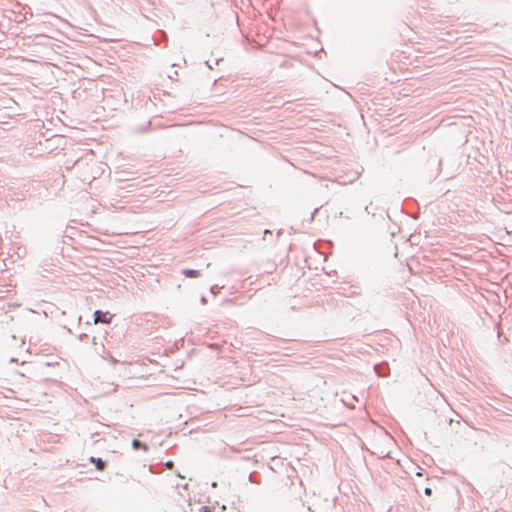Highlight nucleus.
Returning <instances> with one entry per match:
<instances>
[{"label": "nucleus", "instance_id": "6", "mask_svg": "<svg viewBox=\"0 0 512 512\" xmlns=\"http://www.w3.org/2000/svg\"><path fill=\"white\" fill-rule=\"evenodd\" d=\"M166 466H167L168 468H171V467L173 466L172 461L167 462V463H166Z\"/></svg>", "mask_w": 512, "mask_h": 512}, {"label": "nucleus", "instance_id": "2", "mask_svg": "<svg viewBox=\"0 0 512 512\" xmlns=\"http://www.w3.org/2000/svg\"><path fill=\"white\" fill-rule=\"evenodd\" d=\"M183 274L186 276V277H190V278H197L200 276V272L198 270H192V269H186L183 271Z\"/></svg>", "mask_w": 512, "mask_h": 512}, {"label": "nucleus", "instance_id": "3", "mask_svg": "<svg viewBox=\"0 0 512 512\" xmlns=\"http://www.w3.org/2000/svg\"><path fill=\"white\" fill-rule=\"evenodd\" d=\"M91 462L95 463V466L98 470H103L105 468V462L102 461L100 458L96 459L94 457H91Z\"/></svg>", "mask_w": 512, "mask_h": 512}, {"label": "nucleus", "instance_id": "4", "mask_svg": "<svg viewBox=\"0 0 512 512\" xmlns=\"http://www.w3.org/2000/svg\"><path fill=\"white\" fill-rule=\"evenodd\" d=\"M132 445L135 449H137L141 446V443L139 440H133Z\"/></svg>", "mask_w": 512, "mask_h": 512}, {"label": "nucleus", "instance_id": "1", "mask_svg": "<svg viewBox=\"0 0 512 512\" xmlns=\"http://www.w3.org/2000/svg\"><path fill=\"white\" fill-rule=\"evenodd\" d=\"M112 316L109 315L108 312H102L97 310L94 312V323H104L109 324L111 322Z\"/></svg>", "mask_w": 512, "mask_h": 512}, {"label": "nucleus", "instance_id": "5", "mask_svg": "<svg viewBox=\"0 0 512 512\" xmlns=\"http://www.w3.org/2000/svg\"><path fill=\"white\" fill-rule=\"evenodd\" d=\"M425 494H426L427 496H431V494H432V490H431L430 488H426V489H425Z\"/></svg>", "mask_w": 512, "mask_h": 512}, {"label": "nucleus", "instance_id": "7", "mask_svg": "<svg viewBox=\"0 0 512 512\" xmlns=\"http://www.w3.org/2000/svg\"><path fill=\"white\" fill-rule=\"evenodd\" d=\"M421 470H422V469H420L419 471H417V472H416V475H417V476H419V477H421V476L423 475V474H422V472H421Z\"/></svg>", "mask_w": 512, "mask_h": 512}]
</instances>
